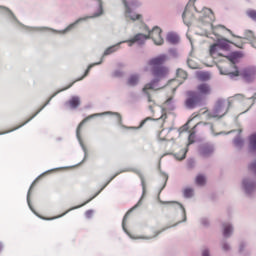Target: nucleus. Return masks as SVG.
Returning a JSON list of instances; mask_svg holds the SVG:
<instances>
[{
    "instance_id": "nucleus-1",
    "label": "nucleus",
    "mask_w": 256,
    "mask_h": 256,
    "mask_svg": "<svg viewBox=\"0 0 256 256\" xmlns=\"http://www.w3.org/2000/svg\"><path fill=\"white\" fill-rule=\"evenodd\" d=\"M210 55L216 60V65L221 73V75H228L233 79V77H239V69L236 66L237 61L241 57V53L233 52L229 56L223 54V46L221 44H213L210 47Z\"/></svg>"
},
{
    "instance_id": "nucleus-2",
    "label": "nucleus",
    "mask_w": 256,
    "mask_h": 256,
    "mask_svg": "<svg viewBox=\"0 0 256 256\" xmlns=\"http://www.w3.org/2000/svg\"><path fill=\"white\" fill-rule=\"evenodd\" d=\"M152 75L154 79L150 82L145 84L142 89V93L146 95L148 99V103H153V98L151 97V93L149 91H156V85L161 81V79H165L166 76L169 75V68L166 66H158L152 69Z\"/></svg>"
},
{
    "instance_id": "nucleus-3",
    "label": "nucleus",
    "mask_w": 256,
    "mask_h": 256,
    "mask_svg": "<svg viewBox=\"0 0 256 256\" xmlns=\"http://www.w3.org/2000/svg\"><path fill=\"white\" fill-rule=\"evenodd\" d=\"M162 31L159 27H154L152 31L149 32V36L144 34H136L132 39L124 41V43H128L129 47H133L134 43H138V45H143L147 39H152L155 45H163L164 40L161 35Z\"/></svg>"
},
{
    "instance_id": "nucleus-4",
    "label": "nucleus",
    "mask_w": 256,
    "mask_h": 256,
    "mask_svg": "<svg viewBox=\"0 0 256 256\" xmlns=\"http://www.w3.org/2000/svg\"><path fill=\"white\" fill-rule=\"evenodd\" d=\"M231 107V102L225 100H218L214 110L208 113L209 119H221L224 117L229 108Z\"/></svg>"
},
{
    "instance_id": "nucleus-5",
    "label": "nucleus",
    "mask_w": 256,
    "mask_h": 256,
    "mask_svg": "<svg viewBox=\"0 0 256 256\" xmlns=\"http://www.w3.org/2000/svg\"><path fill=\"white\" fill-rule=\"evenodd\" d=\"M186 100H185V106L187 109H195V107H199V103H201V98L199 97V94L195 91H188L186 92Z\"/></svg>"
},
{
    "instance_id": "nucleus-6",
    "label": "nucleus",
    "mask_w": 256,
    "mask_h": 256,
    "mask_svg": "<svg viewBox=\"0 0 256 256\" xmlns=\"http://www.w3.org/2000/svg\"><path fill=\"white\" fill-rule=\"evenodd\" d=\"M187 77V71L179 68L176 72V79L170 80L168 85H176V87L173 89V91H175L179 87V85L183 84V81H185Z\"/></svg>"
},
{
    "instance_id": "nucleus-7",
    "label": "nucleus",
    "mask_w": 256,
    "mask_h": 256,
    "mask_svg": "<svg viewBox=\"0 0 256 256\" xmlns=\"http://www.w3.org/2000/svg\"><path fill=\"white\" fill-rule=\"evenodd\" d=\"M118 175L119 174H115L114 176H112L110 178V180L100 189V191L96 193L95 196H93L92 198H90L89 200L84 202L82 205H79V206L68 209L63 214L59 215L58 217H55V219H59V217H64V215H67V213H69L70 211H73V209H79V208L83 207L84 205H87V203H89V201H93V199H95V197H97V195H99V193H101V191H103V189H105V187H107V185H109V183H111V181H113V179H115V177H117Z\"/></svg>"
},
{
    "instance_id": "nucleus-8",
    "label": "nucleus",
    "mask_w": 256,
    "mask_h": 256,
    "mask_svg": "<svg viewBox=\"0 0 256 256\" xmlns=\"http://www.w3.org/2000/svg\"><path fill=\"white\" fill-rule=\"evenodd\" d=\"M167 55L166 54H162L159 56H156L152 59L149 60L148 65H150V67H153V69L155 67H163V65H165V63H167Z\"/></svg>"
},
{
    "instance_id": "nucleus-9",
    "label": "nucleus",
    "mask_w": 256,
    "mask_h": 256,
    "mask_svg": "<svg viewBox=\"0 0 256 256\" xmlns=\"http://www.w3.org/2000/svg\"><path fill=\"white\" fill-rule=\"evenodd\" d=\"M173 133H175V131H173L171 128L162 129L158 133L157 137L160 141H173V139H175V135Z\"/></svg>"
},
{
    "instance_id": "nucleus-10",
    "label": "nucleus",
    "mask_w": 256,
    "mask_h": 256,
    "mask_svg": "<svg viewBox=\"0 0 256 256\" xmlns=\"http://www.w3.org/2000/svg\"><path fill=\"white\" fill-rule=\"evenodd\" d=\"M125 5V18L130 19L131 21H141L143 16L133 12V10L127 5V1H124Z\"/></svg>"
},
{
    "instance_id": "nucleus-11",
    "label": "nucleus",
    "mask_w": 256,
    "mask_h": 256,
    "mask_svg": "<svg viewBox=\"0 0 256 256\" xmlns=\"http://www.w3.org/2000/svg\"><path fill=\"white\" fill-rule=\"evenodd\" d=\"M205 123L203 122H199L198 124H196L193 129L192 132L190 133L189 137H188V145H191L192 143H195V133L198 129H201V131H203V129H205Z\"/></svg>"
},
{
    "instance_id": "nucleus-12",
    "label": "nucleus",
    "mask_w": 256,
    "mask_h": 256,
    "mask_svg": "<svg viewBox=\"0 0 256 256\" xmlns=\"http://www.w3.org/2000/svg\"><path fill=\"white\" fill-rule=\"evenodd\" d=\"M140 81H141V75L131 74L126 81V85H128V87H137Z\"/></svg>"
},
{
    "instance_id": "nucleus-13",
    "label": "nucleus",
    "mask_w": 256,
    "mask_h": 256,
    "mask_svg": "<svg viewBox=\"0 0 256 256\" xmlns=\"http://www.w3.org/2000/svg\"><path fill=\"white\" fill-rule=\"evenodd\" d=\"M198 95L207 96L211 95V86L207 83H202L197 86Z\"/></svg>"
},
{
    "instance_id": "nucleus-14",
    "label": "nucleus",
    "mask_w": 256,
    "mask_h": 256,
    "mask_svg": "<svg viewBox=\"0 0 256 256\" xmlns=\"http://www.w3.org/2000/svg\"><path fill=\"white\" fill-rule=\"evenodd\" d=\"M240 75L246 79V81H251L256 75V69L255 68H246L244 69Z\"/></svg>"
},
{
    "instance_id": "nucleus-15",
    "label": "nucleus",
    "mask_w": 256,
    "mask_h": 256,
    "mask_svg": "<svg viewBox=\"0 0 256 256\" xmlns=\"http://www.w3.org/2000/svg\"><path fill=\"white\" fill-rule=\"evenodd\" d=\"M96 64L99 65L100 63H96ZM96 64L89 65L88 68L86 69L84 75L82 77L76 79L72 83H70L67 87L63 88V91H67V89H71V86L75 85V83H77V81H83V79H85L87 77V75H89V71H91L92 67H94V65H96Z\"/></svg>"
},
{
    "instance_id": "nucleus-16",
    "label": "nucleus",
    "mask_w": 256,
    "mask_h": 256,
    "mask_svg": "<svg viewBox=\"0 0 256 256\" xmlns=\"http://www.w3.org/2000/svg\"><path fill=\"white\" fill-rule=\"evenodd\" d=\"M48 104H49V100L34 115H32L27 121H25L24 123H22L18 127L8 131V133H11V131H17V129H20V127H23L24 125H27V123H29V121H32L33 119H35V117H37V115H39V113H41V111H43V109H45V107H47Z\"/></svg>"
},
{
    "instance_id": "nucleus-17",
    "label": "nucleus",
    "mask_w": 256,
    "mask_h": 256,
    "mask_svg": "<svg viewBox=\"0 0 256 256\" xmlns=\"http://www.w3.org/2000/svg\"><path fill=\"white\" fill-rule=\"evenodd\" d=\"M66 105H68V107H70V109H77V107H79V105H81V100L79 99V97L73 96V97L66 103Z\"/></svg>"
},
{
    "instance_id": "nucleus-18",
    "label": "nucleus",
    "mask_w": 256,
    "mask_h": 256,
    "mask_svg": "<svg viewBox=\"0 0 256 256\" xmlns=\"http://www.w3.org/2000/svg\"><path fill=\"white\" fill-rule=\"evenodd\" d=\"M93 117H97V114L90 115V116L84 118L80 122V124L78 125L77 130H76V135H77L78 139L81 137V128L83 127V125H85V123H87V121H89V119H93Z\"/></svg>"
},
{
    "instance_id": "nucleus-19",
    "label": "nucleus",
    "mask_w": 256,
    "mask_h": 256,
    "mask_svg": "<svg viewBox=\"0 0 256 256\" xmlns=\"http://www.w3.org/2000/svg\"><path fill=\"white\" fill-rule=\"evenodd\" d=\"M213 153V147L210 145H204L200 148V155L202 157H209Z\"/></svg>"
},
{
    "instance_id": "nucleus-20",
    "label": "nucleus",
    "mask_w": 256,
    "mask_h": 256,
    "mask_svg": "<svg viewBox=\"0 0 256 256\" xmlns=\"http://www.w3.org/2000/svg\"><path fill=\"white\" fill-rule=\"evenodd\" d=\"M182 19H183L185 25H187L189 27V25H191V23H193V14H191L189 12V10H185L184 13L182 14Z\"/></svg>"
},
{
    "instance_id": "nucleus-21",
    "label": "nucleus",
    "mask_w": 256,
    "mask_h": 256,
    "mask_svg": "<svg viewBox=\"0 0 256 256\" xmlns=\"http://www.w3.org/2000/svg\"><path fill=\"white\" fill-rule=\"evenodd\" d=\"M195 183L196 185H200V187H203V185L207 183V178H205L203 174H199L196 176Z\"/></svg>"
},
{
    "instance_id": "nucleus-22",
    "label": "nucleus",
    "mask_w": 256,
    "mask_h": 256,
    "mask_svg": "<svg viewBox=\"0 0 256 256\" xmlns=\"http://www.w3.org/2000/svg\"><path fill=\"white\" fill-rule=\"evenodd\" d=\"M167 41H169V43H179V36L177 34L174 33H170L167 35Z\"/></svg>"
},
{
    "instance_id": "nucleus-23",
    "label": "nucleus",
    "mask_w": 256,
    "mask_h": 256,
    "mask_svg": "<svg viewBox=\"0 0 256 256\" xmlns=\"http://www.w3.org/2000/svg\"><path fill=\"white\" fill-rule=\"evenodd\" d=\"M243 186H244L245 191L247 193H249V191H253V189H255V183H251V182H249L247 180L243 181Z\"/></svg>"
},
{
    "instance_id": "nucleus-24",
    "label": "nucleus",
    "mask_w": 256,
    "mask_h": 256,
    "mask_svg": "<svg viewBox=\"0 0 256 256\" xmlns=\"http://www.w3.org/2000/svg\"><path fill=\"white\" fill-rule=\"evenodd\" d=\"M147 121H153V118L151 117H147L146 119L142 120L140 125L138 127H127V126H122L123 129H141V127H143V125L146 124Z\"/></svg>"
},
{
    "instance_id": "nucleus-25",
    "label": "nucleus",
    "mask_w": 256,
    "mask_h": 256,
    "mask_svg": "<svg viewBox=\"0 0 256 256\" xmlns=\"http://www.w3.org/2000/svg\"><path fill=\"white\" fill-rule=\"evenodd\" d=\"M232 232H233V228L231 227V225L224 224V231H223L224 237H229V235H231Z\"/></svg>"
},
{
    "instance_id": "nucleus-26",
    "label": "nucleus",
    "mask_w": 256,
    "mask_h": 256,
    "mask_svg": "<svg viewBox=\"0 0 256 256\" xmlns=\"http://www.w3.org/2000/svg\"><path fill=\"white\" fill-rule=\"evenodd\" d=\"M204 13H207L208 16H204V19H202V22L209 23V21L211 19L210 15H213V11L209 8H206V9H204Z\"/></svg>"
},
{
    "instance_id": "nucleus-27",
    "label": "nucleus",
    "mask_w": 256,
    "mask_h": 256,
    "mask_svg": "<svg viewBox=\"0 0 256 256\" xmlns=\"http://www.w3.org/2000/svg\"><path fill=\"white\" fill-rule=\"evenodd\" d=\"M187 63H188V67H190V69H199V64H197V62H195V60L193 58H189Z\"/></svg>"
},
{
    "instance_id": "nucleus-28",
    "label": "nucleus",
    "mask_w": 256,
    "mask_h": 256,
    "mask_svg": "<svg viewBox=\"0 0 256 256\" xmlns=\"http://www.w3.org/2000/svg\"><path fill=\"white\" fill-rule=\"evenodd\" d=\"M187 155V149H182L180 154L176 153L175 157L176 159H178V161H183V159H185V156Z\"/></svg>"
},
{
    "instance_id": "nucleus-29",
    "label": "nucleus",
    "mask_w": 256,
    "mask_h": 256,
    "mask_svg": "<svg viewBox=\"0 0 256 256\" xmlns=\"http://www.w3.org/2000/svg\"><path fill=\"white\" fill-rule=\"evenodd\" d=\"M250 148L256 151V133L250 136Z\"/></svg>"
},
{
    "instance_id": "nucleus-30",
    "label": "nucleus",
    "mask_w": 256,
    "mask_h": 256,
    "mask_svg": "<svg viewBox=\"0 0 256 256\" xmlns=\"http://www.w3.org/2000/svg\"><path fill=\"white\" fill-rule=\"evenodd\" d=\"M116 51H117L116 46H111L105 50L104 56L111 55V53H115Z\"/></svg>"
},
{
    "instance_id": "nucleus-31",
    "label": "nucleus",
    "mask_w": 256,
    "mask_h": 256,
    "mask_svg": "<svg viewBox=\"0 0 256 256\" xmlns=\"http://www.w3.org/2000/svg\"><path fill=\"white\" fill-rule=\"evenodd\" d=\"M184 197H187V198L193 197V189H191V188H186V189L184 190Z\"/></svg>"
},
{
    "instance_id": "nucleus-32",
    "label": "nucleus",
    "mask_w": 256,
    "mask_h": 256,
    "mask_svg": "<svg viewBox=\"0 0 256 256\" xmlns=\"http://www.w3.org/2000/svg\"><path fill=\"white\" fill-rule=\"evenodd\" d=\"M247 15H248V17H250V19H253V21H256V11L255 10H248Z\"/></svg>"
},
{
    "instance_id": "nucleus-33",
    "label": "nucleus",
    "mask_w": 256,
    "mask_h": 256,
    "mask_svg": "<svg viewBox=\"0 0 256 256\" xmlns=\"http://www.w3.org/2000/svg\"><path fill=\"white\" fill-rule=\"evenodd\" d=\"M129 215V212H127L122 220V227H123V230L125 231V233H127V228H125V225L127 223V217Z\"/></svg>"
},
{
    "instance_id": "nucleus-34",
    "label": "nucleus",
    "mask_w": 256,
    "mask_h": 256,
    "mask_svg": "<svg viewBox=\"0 0 256 256\" xmlns=\"http://www.w3.org/2000/svg\"><path fill=\"white\" fill-rule=\"evenodd\" d=\"M35 185V181L32 183V185L30 186V189L28 191V194H27V202H28V205H31V200H30V197H31V189H33V186Z\"/></svg>"
},
{
    "instance_id": "nucleus-35",
    "label": "nucleus",
    "mask_w": 256,
    "mask_h": 256,
    "mask_svg": "<svg viewBox=\"0 0 256 256\" xmlns=\"http://www.w3.org/2000/svg\"><path fill=\"white\" fill-rule=\"evenodd\" d=\"M218 29H223L224 31H227L228 33H230V35L235 37V35H233V31H231L229 28H227V27H225L223 25H218Z\"/></svg>"
},
{
    "instance_id": "nucleus-36",
    "label": "nucleus",
    "mask_w": 256,
    "mask_h": 256,
    "mask_svg": "<svg viewBox=\"0 0 256 256\" xmlns=\"http://www.w3.org/2000/svg\"><path fill=\"white\" fill-rule=\"evenodd\" d=\"M234 145H236V147H241V145H243V140L241 138H236L234 140Z\"/></svg>"
},
{
    "instance_id": "nucleus-37",
    "label": "nucleus",
    "mask_w": 256,
    "mask_h": 256,
    "mask_svg": "<svg viewBox=\"0 0 256 256\" xmlns=\"http://www.w3.org/2000/svg\"><path fill=\"white\" fill-rule=\"evenodd\" d=\"M93 210H87L86 212H85V216H86V218L87 219H91V217H93Z\"/></svg>"
},
{
    "instance_id": "nucleus-38",
    "label": "nucleus",
    "mask_w": 256,
    "mask_h": 256,
    "mask_svg": "<svg viewBox=\"0 0 256 256\" xmlns=\"http://www.w3.org/2000/svg\"><path fill=\"white\" fill-rule=\"evenodd\" d=\"M249 169L256 174V161L249 166Z\"/></svg>"
},
{
    "instance_id": "nucleus-39",
    "label": "nucleus",
    "mask_w": 256,
    "mask_h": 256,
    "mask_svg": "<svg viewBox=\"0 0 256 256\" xmlns=\"http://www.w3.org/2000/svg\"><path fill=\"white\" fill-rule=\"evenodd\" d=\"M166 119H167V114L166 113H162V115L158 118V120H161L162 123H165Z\"/></svg>"
},
{
    "instance_id": "nucleus-40",
    "label": "nucleus",
    "mask_w": 256,
    "mask_h": 256,
    "mask_svg": "<svg viewBox=\"0 0 256 256\" xmlns=\"http://www.w3.org/2000/svg\"><path fill=\"white\" fill-rule=\"evenodd\" d=\"M116 117H117V121H118L119 125H121V123H123V118H121V114L116 113Z\"/></svg>"
},
{
    "instance_id": "nucleus-41",
    "label": "nucleus",
    "mask_w": 256,
    "mask_h": 256,
    "mask_svg": "<svg viewBox=\"0 0 256 256\" xmlns=\"http://www.w3.org/2000/svg\"><path fill=\"white\" fill-rule=\"evenodd\" d=\"M200 78L201 79H209V75L207 73H201Z\"/></svg>"
},
{
    "instance_id": "nucleus-42",
    "label": "nucleus",
    "mask_w": 256,
    "mask_h": 256,
    "mask_svg": "<svg viewBox=\"0 0 256 256\" xmlns=\"http://www.w3.org/2000/svg\"><path fill=\"white\" fill-rule=\"evenodd\" d=\"M173 101V98H168L166 101H165V103H164V105H165V107H167V105H171V102Z\"/></svg>"
},
{
    "instance_id": "nucleus-43",
    "label": "nucleus",
    "mask_w": 256,
    "mask_h": 256,
    "mask_svg": "<svg viewBox=\"0 0 256 256\" xmlns=\"http://www.w3.org/2000/svg\"><path fill=\"white\" fill-rule=\"evenodd\" d=\"M225 41V43H230L231 45H235L236 47H239L240 49H241V45H237V44H235L234 42H231V41H229V40H224Z\"/></svg>"
},
{
    "instance_id": "nucleus-44",
    "label": "nucleus",
    "mask_w": 256,
    "mask_h": 256,
    "mask_svg": "<svg viewBox=\"0 0 256 256\" xmlns=\"http://www.w3.org/2000/svg\"><path fill=\"white\" fill-rule=\"evenodd\" d=\"M222 249L224 251H229V245L228 244H223Z\"/></svg>"
},
{
    "instance_id": "nucleus-45",
    "label": "nucleus",
    "mask_w": 256,
    "mask_h": 256,
    "mask_svg": "<svg viewBox=\"0 0 256 256\" xmlns=\"http://www.w3.org/2000/svg\"><path fill=\"white\" fill-rule=\"evenodd\" d=\"M140 179L143 187H145V178L143 177V175H140Z\"/></svg>"
},
{
    "instance_id": "nucleus-46",
    "label": "nucleus",
    "mask_w": 256,
    "mask_h": 256,
    "mask_svg": "<svg viewBox=\"0 0 256 256\" xmlns=\"http://www.w3.org/2000/svg\"><path fill=\"white\" fill-rule=\"evenodd\" d=\"M202 256H209V250H204L202 252Z\"/></svg>"
},
{
    "instance_id": "nucleus-47",
    "label": "nucleus",
    "mask_w": 256,
    "mask_h": 256,
    "mask_svg": "<svg viewBox=\"0 0 256 256\" xmlns=\"http://www.w3.org/2000/svg\"><path fill=\"white\" fill-rule=\"evenodd\" d=\"M163 231H165V229L157 231L156 234L154 235V237H157V235L163 233Z\"/></svg>"
},
{
    "instance_id": "nucleus-48",
    "label": "nucleus",
    "mask_w": 256,
    "mask_h": 256,
    "mask_svg": "<svg viewBox=\"0 0 256 256\" xmlns=\"http://www.w3.org/2000/svg\"><path fill=\"white\" fill-rule=\"evenodd\" d=\"M0 251H3V244L0 242Z\"/></svg>"
},
{
    "instance_id": "nucleus-49",
    "label": "nucleus",
    "mask_w": 256,
    "mask_h": 256,
    "mask_svg": "<svg viewBox=\"0 0 256 256\" xmlns=\"http://www.w3.org/2000/svg\"><path fill=\"white\" fill-rule=\"evenodd\" d=\"M224 47V49H227V45H222Z\"/></svg>"
},
{
    "instance_id": "nucleus-50",
    "label": "nucleus",
    "mask_w": 256,
    "mask_h": 256,
    "mask_svg": "<svg viewBox=\"0 0 256 256\" xmlns=\"http://www.w3.org/2000/svg\"><path fill=\"white\" fill-rule=\"evenodd\" d=\"M252 45H253V47H255V48H256L255 42H253V43H252Z\"/></svg>"
},
{
    "instance_id": "nucleus-51",
    "label": "nucleus",
    "mask_w": 256,
    "mask_h": 256,
    "mask_svg": "<svg viewBox=\"0 0 256 256\" xmlns=\"http://www.w3.org/2000/svg\"><path fill=\"white\" fill-rule=\"evenodd\" d=\"M61 91H65V90H63V89H62ZM61 91H60V90H58V93H61Z\"/></svg>"
},
{
    "instance_id": "nucleus-52",
    "label": "nucleus",
    "mask_w": 256,
    "mask_h": 256,
    "mask_svg": "<svg viewBox=\"0 0 256 256\" xmlns=\"http://www.w3.org/2000/svg\"><path fill=\"white\" fill-rule=\"evenodd\" d=\"M253 99H256V94L253 96Z\"/></svg>"
},
{
    "instance_id": "nucleus-53",
    "label": "nucleus",
    "mask_w": 256,
    "mask_h": 256,
    "mask_svg": "<svg viewBox=\"0 0 256 256\" xmlns=\"http://www.w3.org/2000/svg\"><path fill=\"white\" fill-rule=\"evenodd\" d=\"M67 29H71V26H70V27H68Z\"/></svg>"
},
{
    "instance_id": "nucleus-54",
    "label": "nucleus",
    "mask_w": 256,
    "mask_h": 256,
    "mask_svg": "<svg viewBox=\"0 0 256 256\" xmlns=\"http://www.w3.org/2000/svg\"><path fill=\"white\" fill-rule=\"evenodd\" d=\"M204 113H207V110H205Z\"/></svg>"
}]
</instances>
